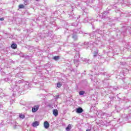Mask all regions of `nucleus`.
<instances>
[{
    "label": "nucleus",
    "instance_id": "obj_2",
    "mask_svg": "<svg viewBox=\"0 0 131 131\" xmlns=\"http://www.w3.org/2000/svg\"><path fill=\"white\" fill-rule=\"evenodd\" d=\"M102 116L105 118H107V117H110V116H112V113H110V114L104 113Z\"/></svg>",
    "mask_w": 131,
    "mask_h": 131
},
{
    "label": "nucleus",
    "instance_id": "obj_6",
    "mask_svg": "<svg viewBox=\"0 0 131 131\" xmlns=\"http://www.w3.org/2000/svg\"><path fill=\"white\" fill-rule=\"evenodd\" d=\"M53 114L55 116V117H57V116L58 115V110L54 109L53 110Z\"/></svg>",
    "mask_w": 131,
    "mask_h": 131
},
{
    "label": "nucleus",
    "instance_id": "obj_32",
    "mask_svg": "<svg viewBox=\"0 0 131 131\" xmlns=\"http://www.w3.org/2000/svg\"><path fill=\"white\" fill-rule=\"evenodd\" d=\"M1 108H3V105H2V104H0V109H1Z\"/></svg>",
    "mask_w": 131,
    "mask_h": 131
},
{
    "label": "nucleus",
    "instance_id": "obj_31",
    "mask_svg": "<svg viewBox=\"0 0 131 131\" xmlns=\"http://www.w3.org/2000/svg\"><path fill=\"white\" fill-rule=\"evenodd\" d=\"M109 19V18H104V20L105 21H107V20Z\"/></svg>",
    "mask_w": 131,
    "mask_h": 131
},
{
    "label": "nucleus",
    "instance_id": "obj_33",
    "mask_svg": "<svg viewBox=\"0 0 131 131\" xmlns=\"http://www.w3.org/2000/svg\"><path fill=\"white\" fill-rule=\"evenodd\" d=\"M84 45L85 46L86 45H88V42H85Z\"/></svg>",
    "mask_w": 131,
    "mask_h": 131
},
{
    "label": "nucleus",
    "instance_id": "obj_25",
    "mask_svg": "<svg viewBox=\"0 0 131 131\" xmlns=\"http://www.w3.org/2000/svg\"><path fill=\"white\" fill-rule=\"evenodd\" d=\"M58 99H59V95H56V96H55V101H57V100H58Z\"/></svg>",
    "mask_w": 131,
    "mask_h": 131
},
{
    "label": "nucleus",
    "instance_id": "obj_21",
    "mask_svg": "<svg viewBox=\"0 0 131 131\" xmlns=\"http://www.w3.org/2000/svg\"><path fill=\"white\" fill-rule=\"evenodd\" d=\"M57 88H60V86H62V84H61L60 82H58L57 83Z\"/></svg>",
    "mask_w": 131,
    "mask_h": 131
},
{
    "label": "nucleus",
    "instance_id": "obj_7",
    "mask_svg": "<svg viewBox=\"0 0 131 131\" xmlns=\"http://www.w3.org/2000/svg\"><path fill=\"white\" fill-rule=\"evenodd\" d=\"M83 62H84V63H88L89 64V63H92V61H91V60L85 58L83 59Z\"/></svg>",
    "mask_w": 131,
    "mask_h": 131
},
{
    "label": "nucleus",
    "instance_id": "obj_18",
    "mask_svg": "<svg viewBox=\"0 0 131 131\" xmlns=\"http://www.w3.org/2000/svg\"><path fill=\"white\" fill-rule=\"evenodd\" d=\"M95 32H92L90 34V36H91V37H94L95 36Z\"/></svg>",
    "mask_w": 131,
    "mask_h": 131
},
{
    "label": "nucleus",
    "instance_id": "obj_14",
    "mask_svg": "<svg viewBox=\"0 0 131 131\" xmlns=\"http://www.w3.org/2000/svg\"><path fill=\"white\" fill-rule=\"evenodd\" d=\"M19 118H21L22 119H24L25 118V115H22V114H19Z\"/></svg>",
    "mask_w": 131,
    "mask_h": 131
},
{
    "label": "nucleus",
    "instance_id": "obj_27",
    "mask_svg": "<svg viewBox=\"0 0 131 131\" xmlns=\"http://www.w3.org/2000/svg\"><path fill=\"white\" fill-rule=\"evenodd\" d=\"M0 96H1V97H5V94H4V93H1L0 94Z\"/></svg>",
    "mask_w": 131,
    "mask_h": 131
},
{
    "label": "nucleus",
    "instance_id": "obj_34",
    "mask_svg": "<svg viewBox=\"0 0 131 131\" xmlns=\"http://www.w3.org/2000/svg\"><path fill=\"white\" fill-rule=\"evenodd\" d=\"M86 131H91V129H87Z\"/></svg>",
    "mask_w": 131,
    "mask_h": 131
},
{
    "label": "nucleus",
    "instance_id": "obj_1",
    "mask_svg": "<svg viewBox=\"0 0 131 131\" xmlns=\"http://www.w3.org/2000/svg\"><path fill=\"white\" fill-rule=\"evenodd\" d=\"M39 108V106L38 105H35L32 108V112L33 113L36 112L37 110Z\"/></svg>",
    "mask_w": 131,
    "mask_h": 131
},
{
    "label": "nucleus",
    "instance_id": "obj_3",
    "mask_svg": "<svg viewBox=\"0 0 131 131\" xmlns=\"http://www.w3.org/2000/svg\"><path fill=\"white\" fill-rule=\"evenodd\" d=\"M76 113H82L83 110L81 107H78L76 109Z\"/></svg>",
    "mask_w": 131,
    "mask_h": 131
},
{
    "label": "nucleus",
    "instance_id": "obj_12",
    "mask_svg": "<svg viewBox=\"0 0 131 131\" xmlns=\"http://www.w3.org/2000/svg\"><path fill=\"white\" fill-rule=\"evenodd\" d=\"M97 56H99V53H98L97 51H95L93 54V57L94 58H96Z\"/></svg>",
    "mask_w": 131,
    "mask_h": 131
},
{
    "label": "nucleus",
    "instance_id": "obj_10",
    "mask_svg": "<svg viewBox=\"0 0 131 131\" xmlns=\"http://www.w3.org/2000/svg\"><path fill=\"white\" fill-rule=\"evenodd\" d=\"M107 15H108V12H104L101 13V16H102V17H103V18H105V17H106L107 16Z\"/></svg>",
    "mask_w": 131,
    "mask_h": 131
},
{
    "label": "nucleus",
    "instance_id": "obj_24",
    "mask_svg": "<svg viewBox=\"0 0 131 131\" xmlns=\"http://www.w3.org/2000/svg\"><path fill=\"white\" fill-rule=\"evenodd\" d=\"M68 14L70 15V16H73V12H68Z\"/></svg>",
    "mask_w": 131,
    "mask_h": 131
},
{
    "label": "nucleus",
    "instance_id": "obj_38",
    "mask_svg": "<svg viewBox=\"0 0 131 131\" xmlns=\"http://www.w3.org/2000/svg\"><path fill=\"white\" fill-rule=\"evenodd\" d=\"M28 85L29 86H30V84H28Z\"/></svg>",
    "mask_w": 131,
    "mask_h": 131
},
{
    "label": "nucleus",
    "instance_id": "obj_19",
    "mask_svg": "<svg viewBox=\"0 0 131 131\" xmlns=\"http://www.w3.org/2000/svg\"><path fill=\"white\" fill-rule=\"evenodd\" d=\"M96 33H99L100 34H102V33H101V32H102V31L100 30H97L96 31Z\"/></svg>",
    "mask_w": 131,
    "mask_h": 131
},
{
    "label": "nucleus",
    "instance_id": "obj_40",
    "mask_svg": "<svg viewBox=\"0 0 131 131\" xmlns=\"http://www.w3.org/2000/svg\"><path fill=\"white\" fill-rule=\"evenodd\" d=\"M124 114H123V115H122V117H123V116H124Z\"/></svg>",
    "mask_w": 131,
    "mask_h": 131
},
{
    "label": "nucleus",
    "instance_id": "obj_8",
    "mask_svg": "<svg viewBox=\"0 0 131 131\" xmlns=\"http://www.w3.org/2000/svg\"><path fill=\"white\" fill-rule=\"evenodd\" d=\"M20 90V88H19V86L15 85L13 89V91L15 92L16 91H19Z\"/></svg>",
    "mask_w": 131,
    "mask_h": 131
},
{
    "label": "nucleus",
    "instance_id": "obj_35",
    "mask_svg": "<svg viewBox=\"0 0 131 131\" xmlns=\"http://www.w3.org/2000/svg\"><path fill=\"white\" fill-rule=\"evenodd\" d=\"M52 24H53V25L55 24V21H53Z\"/></svg>",
    "mask_w": 131,
    "mask_h": 131
},
{
    "label": "nucleus",
    "instance_id": "obj_22",
    "mask_svg": "<svg viewBox=\"0 0 131 131\" xmlns=\"http://www.w3.org/2000/svg\"><path fill=\"white\" fill-rule=\"evenodd\" d=\"M24 5H19V9H24Z\"/></svg>",
    "mask_w": 131,
    "mask_h": 131
},
{
    "label": "nucleus",
    "instance_id": "obj_16",
    "mask_svg": "<svg viewBox=\"0 0 131 131\" xmlns=\"http://www.w3.org/2000/svg\"><path fill=\"white\" fill-rule=\"evenodd\" d=\"M76 56H75L74 59V63H77V62H78L79 58L76 59Z\"/></svg>",
    "mask_w": 131,
    "mask_h": 131
},
{
    "label": "nucleus",
    "instance_id": "obj_30",
    "mask_svg": "<svg viewBox=\"0 0 131 131\" xmlns=\"http://www.w3.org/2000/svg\"><path fill=\"white\" fill-rule=\"evenodd\" d=\"M117 89H118V88H117V87H116V88L114 87V89L116 90V91L117 90Z\"/></svg>",
    "mask_w": 131,
    "mask_h": 131
},
{
    "label": "nucleus",
    "instance_id": "obj_37",
    "mask_svg": "<svg viewBox=\"0 0 131 131\" xmlns=\"http://www.w3.org/2000/svg\"><path fill=\"white\" fill-rule=\"evenodd\" d=\"M18 82H19V83H20L21 81H20V80H19V81H18Z\"/></svg>",
    "mask_w": 131,
    "mask_h": 131
},
{
    "label": "nucleus",
    "instance_id": "obj_26",
    "mask_svg": "<svg viewBox=\"0 0 131 131\" xmlns=\"http://www.w3.org/2000/svg\"><path fill=\"white\" fill-rule=\"evenodd\" d=\"M4 80H5V81H9V78H7L4 79Z\"/></svg>",
    "mask_w": 131,
    "mask_h": 131
},
{
    "label": "nucleus",
    "instance_id": "obj_13",
    "mask_svg": "<svg viewBox=\"0 0 131 131\" xmlns=\"http://www.w3.org/2000/svg\"><path fill=\"white\" fill-rule=\"evenodd\" d=\"M59 59H60V57L59 56H54L53 57V59L55 61H58Z\"/></svg>",
    "mask_w": 131,
    "mask_h": 131
},
{
    "label": "nucleus",
    "instance_id": "obj_36",
    "mask_svg": "<svg viewBox=\"0 0 131 131\" xmlns=\"http://www.w3.org/2000/svg\"><path fill=\"white\" fill-rule=\"evenodd\" d=\"M126 72H128V70L126 69Z\"/></svg>",
    "mask_w": 131,
    "mask_h": 131
},
{
    "label": "nucleus",
    "instance_id": "obj_9",
    "mask_svg": "<svg viewBox=\"0 0 131 131\" xmlns=\"http://www.w3.org/2000/svg\"><path fill=\"white\" fill-rule=\"evenodd\" d=\"M11 47L12 48V49H13V50H15V49H17V44L12 43Z\"/></svg>",
    "mask_w": 131,
    "mask_h": 131
},
{
    "label": "nucleus",
    "instance_id": "obj_28",
    "mask_svg": "<svg viewBox=\"0 0 131 131\" xmlns=\"http://www.w3.org/2000/svg\"><path fill=\"white\" fill-rule=\"evenodd\" d=\"M5 20V18L4 17L0 18V21H4Z\"/></svg>",
    "mask_w": 131,
    "mask_h": 131
},
{
    "label": "nucleus",
    "instance_id": "obj_23",
    "mask_svg": "<svg viewBox=\"0 0 131 131\" xmlns=\"http://www.w3.org/2000/svg\"><path fill=\"white\" fill-rule=\"evenodd\" d=\"M90 0H87L86 1H85V4H86L87 6H89L90 5Z\"/></svg>",
    "mask_w": 131,
    "mask_h": 131
},
{
    "label": "nucleus",
    "instance_id": "obj_20",
    "mask_svg": "<svg viewBox=\"0 0 131 131\" xmlns=\"http://www.w3.org/2000/svg\"><path fill=\"white\" fill-rule=\"evenodd\" d=\"M88 21H89V17H86L84 18V22L85 23H86V22H88Z\"/></svg>",
    "mask_w": 131,
    "mask_h": 131
},
{
    "label": "nucleus",
    "instance_id": "obj_39",
    "mask_svg": "<svg viewBox=\"0 0 131 131\" xmlns=\"http://www.w3.org/2000/svg\"><path fill=\"white\" fill-rule=\"evenodd\" d=\"M33 82H34V79H33Z\"/></svg>",
    "mask_w": 131,
    "mask_h": 131
},
{
    "label": "nucleus",
    "instance_id": "obj_4",
    "mask_svg": "<svg viewBox=\"0 0 131 131\" xmlns=\"http://www.w3.org/2000/svg\"><path fill=\"white\" fill-rule=\"evenodd\" d=\"M32 125L34 127H36V126H38V125H39V122L38 121H35L32 124Z\"/></svg>",
    "mask_w": 131,
    "mask_h": 131
},
{
    "label": "nucleus",
    "instance_id": "obj_15",
    "mask_svg": "<svg viewBox=\"0 0 131 131\" xmlns=\"http://www.w3.org/2000/svg\"><path fill=\"white\" fill-rule=\"evenodd\" d=\"M72 38H73L74 40H77V36L76 35H73Z\"/></svg>",
    "mask_w": 131,
    "mask_h": 131
},
{
    "label": "nucleus",
    "instance_id": "obj_11",
    "mask_svg": "<svg viewBox=\"0 0 131 131\" xmlns=\"http://www.w3.org/2000/svg\"><path fill=\"white\" fill-rule=\"evenodd\" d=\"M66 129L67 131H70V129H71V124H69Z\"/></svg>",
    "mask_w": 131,
    "mask_h": 131
},
{
    "label": "nucleus",
    "instance_id": "obj_17",
    "mask_svg": "<svg viewBox=\"0 0 131 131\" xmlns=\"http://www.w3.org/2000/svg\"><path fill=\"white\" fill-rule=\"evenodd\" d=\"M84 93H85L84 91H81L79 92V94L80 96H82V95H84Z\"/></svg>",
    "mask_w": 131,
    "mask_h": 131
},
{
    "label": "nucleus",
    "instance_id": "obj_5",
    "mask_svg": "<svg viewBox=\"0 0 131 131\" xmlns=\"http://www.w3.org/2000/svg\"><path fill=\"white\" fill-rule=\"evenodd\" d=\"M44 127L46 129L48 128V127H50V124L49 123V122L45 121L44 122Z\"/></svg>",
    "mask_w": 131,
    "mask_h": 131
},
{
    "label": "nucleus",
    "instance_id": "obj_29",
    "mask_svg": "<svg viewBox=\"0 0 131 131\" xmlns=\"http://www.w3.org/2000/svg\"><path fill=\"white\" fill-rule=\"evenodd\" d=\"M121 65H125V62H121Z\"/></svg>",
    "mask_w": 131,
    "mask_h": 131
}]
</instances>
